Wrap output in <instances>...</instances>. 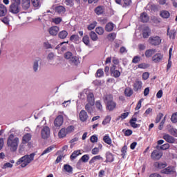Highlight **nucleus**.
<instances>
[{
    "label": "nucleus",
    "instance_id": "obj_1",
    "mask_svg": "<svg viewBox=\"0 0 177 177\" xmlns=\"http://www.w3.org/2000/svg\"><path fill=\"white\" fill-rule=\"evenodd\" d=\"M19 138L15 137V134L11 133L7 138V147H9L10 151L15 153L17 151L19 148Z\"/></svg>",
    "mask_w": 177,
    "mask_h": 177
},
{
    "label": "nucleus",
    "instance_id": "obj_2",
    "mask_svg": "<svg viewBox=\"0 0 177 177\" xmlns=\"http://www.w3.org/2000/svg\"><path fill=\"white\" fill-rule=\"evenodd\" d=\"M35 157V153H32L30 155H25L19 158L17 162V165H20L21 168H26L28 164H30L32 161H34Z\"/></svg>",
    "mask_w": 177,
    "mask_h": 177
},
{
    "label": "nucleus",
    "instance_id": "obj_3",
    "mask_svg": "<svg viewBox=\"0 0 177 177\" xmlns=\"http://www.w3.org/2000/svg\"><path fill=\"white\" fill-rule=\"evenodd\" d=\"M21 0H11V4L9 6L8 10L12 15H17L21 10Z\"/></svg>",
    "mask_w": 177,
    "mask_h": 177
},
{
    "label": "nucleus",
    "instance_id": "obj_4",
    "mask_svg": "<svg viewBox=\"0 0 177 177\" xmlns=\"http://www.w3.org/2000/svg\"><path fill=\"white\" fill-rule=\"evenodd\" d=\"M74 129L75 127L73 125L68 126L66 128L61 129L58 132V138H59V139H63V138H66V136H67L68 133H71V132H73Z\"/></svg>",
    "mask_w": 177,
    "mask_h": 177
},
{
    "label": "nucleus",
    "instance_id": "obj_5",
    "mask_svg": "<svg viewBox=\"0 0 177 177\" xmlns=\"http://www.w3.org/2000/svg\"><path fill=\"white\" fill-rule=\"evenodd\" d=\"M156 149H157L153 150L151 153V158L154 161H158V160H160L161 157H162V152L159 151L160 146L157 145Z\"/></svg>",
    "mask_w": 177,
    "mask_h": 177
},
{
    "label": "nucleus",
    "instance_id": "obj_6",
    "mask_svg": "<svg viewBox=\"0 0 177 177\" xmlns=\"http://www.w3.org/2000/svg\"><path fill=\"white\" fill-rule=\"evenodd\" d=\"M42 59L39 57L36 58L32 64V69L33 73H38L39 71V67Z\"/></svg>",
    "mask_w": 177,
    "mask_h": 177
},
{
    "label": "nucleus",
    "instance_id": "obj_7",
    "mask_svg": "<svg viewBox=\"0 0 177 177\" xmlns=\"http://www.w3.org/2000/svg\"><path fill=\"white\" fill-rule=\"evenodd\" d=\"M42 139H48L50 136V129L48 127H44L41 131Z\"/></svg>",
    "mask_w": 177,
    "mask_h": 177
},
{
    "label": "nucleus",
    "instance_id": "obj_8",
    "mask_svg": "<svg viewBox=\"0 0 177 177\" xmlns=\"http://www.w3.org/2000/svg\"><path fill=\"white\" fill-rule=\"evenodd\" d=\"M149 42L151 45L157 46V45H160V44H161V37L158 36L151 37L149 39Z\"/></svg>",
    "mask_w": 177,
    "mask_h": 177
},
{
    "label": "nucleus",
    "instance_id": "obj_9",
    "mask_svg": "<svg viewBox=\"0 0 177 177\" xmlns=\"http://www.w3.org/2000/svg\"><path fill=\"white\" fill-rule=\"evenodd\" d=\"M63 122H64V118H63V115H59L55 119L54 125L57 127H62Z\"/></svg>",
    "mask_w": 177,
    "mask_h": 177
},
{
    "label": "nucleus",
    "instance_id": "obj_10",
    "mask_svg": "<svg viewBox=\"0 0 177 177\" xmlns=\"http://www.w3.org/2000/svg\"><path fill=\"white\" fill-rule=\"evenodd\" d=\"M116 107H117V103L114 101L108 102L107 104H106V109L109 111H114V109H115Z\"/></svg>",
    "mask_w": 177,
    "mask_h": 177
},
{
    "label": "nucleus",
    "instance_id": "obj_11",
    "mask_svg": "<svg viewBox=\"0 0 177 177\" xmlns=\"http://www.w3.org/2000/svg\"><path fill=\"white\" fill-rule=\"evenodd\" d=\"M59 31V29L58 26H52L48 29V32L50 35H53V37L57 35Z\"/></svg>",
    "mask_w": 177,
    "mask_h": 177
},
{
    "label": "nucleus",
    "instance_id": "obj_12",
    "mask_svg": "<svg viewBox=\"0 0 177 177\" xmlns=\"http://www.w3.org/2000/svg\"><path fill=\"white\" fill-rule=\"evenodd\" d=\"M161 174H165L166 175H169V174H172L175 172V168L172 166H169L167 168L161 170Z\"/></svg>",
    "mask_w": 177,
    "mask_h": 177
},
{
    "label": "nucleus",
    "instance_id": "obj_13",
    "mask_svg": "<svg viewBox=\"0 0 177 177\" xmlns=\"http://www.w3.org/2000/svg\"><path fill=\"white\" fill-rule=\"evenodd\" d=\"M80 120L82 122H85L88 120V113L85 110H82L79 114Z\"/></svg>",
    "mask_w": 177,
    "mask_h": 177
},
{
    "label": "nucleus",
    "instance_id": "obj_14",
    "mask_svg": "<svg viewBox=\"0 0 177 177\" xmlns=\"http://www.w3.org/2000/svg\"><path fill=\"white\" fill-rule=\"evenodd\" d=\"M111 73L113 77H114L115 78H118V77H120V75H121V73L120 72V71L115 70V65H113L111 67Z\"/></svg>",
    "mask_w": 177,
    "mask_h": 177
},
{
    "label": "nucleus",
    "instance_id": "obj_15",
    "mask_svg": "<svg viewBox=\"0 0 177 177\" xmlns=\"http://www.w3.org/2000/svg\"><path fill=\"white\" fill-rule=\"evenodd\" d=\"M31 6V1L30 0H22L21 1V7L24 10H27Z\"/></svg>",
    "mask_w": 177,
    "mask_h": 177
},
{
    "label": "nucleus",
    "instance_id": "obj_16",
    "mask_svg": "<svg viewBox=\"0 0 177 177\" xmlns=\"http://www.w3.org/2000/svg\"><path fill=\"white\" fill-rule=\"evenodd\" d=\"M93 106H95V103L88 102L85 106V110H86L87 113H93Z\"/></svg>",
    "mask_w": 177,
    "mask_h": 177
},
{
    "label": "nucleus",
    "instance_id": "obj_17",
    "mask_svg": "<svg viewBox=\"0 0 177 177\" xmlns=\"http://www.w3.org/2000/svg\"><path fill=\"white\" fill-rule=\"evenodd\" d=\"M32 136L30 133L25 134L22 138V145H26L30 140H31Z\"/></svg>",
    "mask_w": 177,
    "mask_h": 177
},
{
    "label": "nucleus",
    "instance_id": "obj_18",
    "mask_svg": "<svg viewBox=\"0 0 177 177\" xmlns=\"http://www.w3.org/2000/svg\"><path fill=\"white\" fill-rule=\"evenodd\" d=\"M94 12L98 16L100 15H103V13H104V6H98L97 7H96L95 8Z\"/></svg>",
    "mask_w": 177,
    "mask_h": 177
},
{
    "label": "nucleus",
    "instance_id": "obj_19",
    "mask_svg": "<svg viewBox=\"0 0 177 177\" xmlns=\"http://www.w3.org/2000/svg\"><path fill=\"white\" fill-rule=\"evenodd\" d=\"M8 13V8L5 5L0 4V17L5 16Z\"/></svg>",
    "mask_w": 177,
    "mask_h": 177
},
{
    "label": "nucleus",
    "instance_id": "obj_20",
    "mask_svg": "<svg viewBox=\"0 0 177 177\" xmlns=\"http://www.w3.org/2000/svg\"><path fill=\"white\" fill-rule=\"evenodd\" d=\"M140 19L142 23H147L150 20L149 15L146 12L141 13Z\"/></svg>",
    "mask_w": 177,
    "mask_h": 177
},
{
    "label": "nucleus",
    "instance_id": "obj_21",
    "mask_svg": "<svg viewBox=\"0 0 177 177\" xmlns=\"http://www.w3.org/2000/svg\"><path fill=\"white\" fill-rule=\"evenodd\" d=\"M163 139L165 140L167 143H174L175 142V138L169 136V134L164 135Z\"/></svg>",
    "mask_w": 177,
    "mask_h": 177
},
{
    "label": "nucleus",
    "instance_id": "obj_22",
    "mask_svg": "<svg viewBox=\"0 0 177 177\" xmlns=\"http://www.w3.org/2000/svg\"><path fill=\"white\" fill-rule=\"evenodd\" d=\"M68 62L73 66H78L80 64V59L77 56H73Z\"/></svg>",
    "mask_w": 177,
    "mask_h": 177
},
{
    "label": "nucleus",
    "instance_id": "obj_23",
    "mask_svg": "<svg viewBox=\"0 0 177 177\" xmlns=\"http://www.w3.org/2000/svg\"><path fill=\"white\" fill-rule=\"evenodd\" d=\"M55 12L59 15H63L66 12V8L63 6H59L55 8Z\"/></svg>",
    "mask_w": 177,
    "mask_h": 177
},
{
    "label": "nucleus",
    "instance_id": "obj_24",
    "mask_svg": "<svg viewBox=\"0 0 177 177\" xmlns=\"http://www.w3.org/2000/svg\"><path fill=\"white\" fill-rule=\"evenodd\" d=\"M103 100L104 102V103L106 104L108 102H113V95L111 94H106L104 97H103Z\"/></svg>",
    "mask_w": 177,
    "mask_h": 177
},
{
    "label": "nucleus",
    "instance_id": "obj_25",
    "mask_svg": "<svg viewBox=\"0 0 177 177\" xmlns=\"http://www.w3.org/2000/svg\"><path fill=\"white\" fill-rule=\"evenodd\" d=\"M106 162H113L114 161V156L111 152H106Z\"/></svg>",
    "mask_w": 177,
    "mask_h": 177
},
{
    "label": "nucleus",
    "instance_id": "obj_26",
    "mask_svg": "<svg viewBox=\"0 0 177 177\" xmlns=\"http://www.w3.org/2000/svg\"><path fill=\"white\" fill-rule=\"evenodd\" d=\"M167 35H169V38H172V39H175L176 37V30L173 29L169 32V28H167Z\"/></svg>",
    "mask_w": 177,
    "mask_h": 177
},
{
    "label": "nucleus",
    "instance_id": "obj_27",
    "mask_svg": "<svg viewBox=\"0 0 177 177\" xmlns=\"http://www.w3.org/2000/svg\"><path fill=\"white\" fill-rule=\"evenodd\" d=\"M171 57H172V48H170L169 50V59H168V64L167 66V70H169V68H171V66H172V62L171 61Z\"/></svg>",
    "mask_w": 177,
    "mask_h": 177
},
{
    "label": "nucleus",
    "instance_id": "obj_28",
    "mask_svg": "<svg viewBox=\"0 0 177 177\" xmlns=\"http://www.w3.org/2000/svg\"><path fill=\"white\" fill-rule=\"evenodd\" d=\"M155 168H157L158 169H162L167 167V163H162L161 162H156L154 163Z\"/></svg>",
    "mask_w": 177,
    "mask_h": 177
},
{
    "label": "nucleus",
    "instance_id": "obj_29",
    "mask_svg": "<svg viewBox=\"0 0 177 177\" xmlns=\"http://www.w3.org/2000/svg\"><path fill=\"white\" fill-rule=\"evenodd\" d=\"M81 155V150L74 151L70 156L71 160L73 161L77 158L78 156Z\"/></svg>",
    "mask_w": 177,
    "mask_h": 177
},
{
    "label": "nucleus",
    "instance_id": "obj_30",
    "mask_svg": "<svg viewBox=\"0 0 177 177\" xmlns=\"http://www.w3.org/2000/svg\"><path fill=\"white\" fill-rule=\"evenodd\" d=\"M68 35V32H67L66 30H62L58 34V37L59 38H60V39H66Z\"/></svg>",
    "mask_w": 177,
    "mask_h": 177
},
{
    "label": "nucleus",
    "instance_id": "obj_31",
    "mask_svg": "<svg viewBox=\"0 0 177 177\" xmlns=\"http://www.w3.org/2000/svg\"><path fill=\"white\" fill-rule=\"evenodd\" d=\"M162 57H163L162 55H161V54H156V55H155L152 57V59H153V61L155 63H158V62H160V61L162 60Z\"/></svg>",
    "mask_w": 177,
    "mask_h": 177
},
{
    "label": "nucleus",
    "instance_id": "obj_32",
    "mask_svg": "<svg viewBox=\"0 0 177 177\" xmlns=\"http://www.w3.org/2000/svg\"><path fill=\"white\" fill-rule=\"evenodd\" d=\"M114 29V24L109 22L105 26V30L107 31V32H111V31Z\"/></svg>",
    "mask_w": 177,
    "mask_h": 177
},
{
    "label": "nucleus",
    "instance_id": "obj_33",
    "mask_svg": "<svg viewBox=\"0 0 177 177\" xmlns=\"http://www.w3.org/2000/svg\"><path fill=\"white\" fill-rule=\"evenodd\" d=\"M87 101L88 103H95V95L93 93H89L87 95Z\"/></svg>",
    "mask_w": 177,
    "mask_h": 177
},
{
    "label": "nucleus",
    "instance_id": "obj_34",
    "mask_svg": "<svg viewBox=\"0 0 177 177\" xmlns=\"http://www.w3.org/2000/svg\"><path fill=\"white\" fill-rule=\"evenodd\" d=\"M156 49H149L145 51L146 57H151L156 53Z\"/></svg>",
    "mask_w": 177,
    "mask_h": 177
},
{
    "label": "nucleus",
    "instance_id": "obj_35",
    "mask_svg": "<svg viewBox=\"0 0 177 177\" xmlns=\"http://www.w3.org/2000/svg\"><path fill=\"white\" fill-rule=\"evenodd\" d=\"M99 160H103V158L100 156H93L89 161V164H95V162H96V161Z\"/></svg>",
    "mask_w": 177,
    "mask_h": 177
},
{
    "label": "nucleus",
    "instance_id": "obj_36",
    "mask_svg": "<svg viewBox=\"0 0 177 177\" xmlns=\"http://www.w3.org/2000/svg\"><path fill=\"white\" fill-rule=\"evenodd\" d=\"M53 149H55V146L51 145L48 147H47L43 152L40 155L41 157H42V156H45V154H48V153H50V151H52V150H53Z\"/></svg>",
    "mask_w": 177,
    "mask_h": 177
},
{
    "label": "nucleus",
    "instance_id": "obj_37",
    "mask_svg": "<svg viewBox=\"0 0 177 177\" xmlns=\"http://www.w3.org/2000/svg\"><path fill=\"white\" fill-rule=\"evenodd\" d=\"M136 121H138V119L136 118H132L130 121L129 124L132 128H138V124H136Z\"/></svg>",
    "mask_w": 177,
    "mask_h": 177
},
{
    "label": "nucleus",
    "instance_id": "obj_38",
    "mask_svg": "<svg viewBox=\"0 0 177 177\" xmlns=\"http://www.w3.org/2000/svg\"><path fill=\"white\" fill-rule=\"evenodd\" d=\"M142 85L143 83H142V81L136 80L133 84V87L135 89H142Z\"/></svg>",
    "mask_w": 177,
    "mask_h": 177
},
{
    "label": "nucleus",
    "instance_id": "obj_39",
    "mask_svg": "<svg viewBox=\"0 0 177 177\" xmlns=\"http://www.w3.org/2000/svg\"><path fill=\"white\" fill-rule=\"evenodd\" d=\"M150 36V28L146 27L143 31V38H147Z\"/></svg>",
    "mask_w": 177,
    "mask_h": 177
},
{
    "label": "nucleus",
    "instance_id": "obj_40",
    "mask_svg": "<svg viewBox=\"0 0 177 177\" xmlns=\"http://www.w3.org/2000/svg\"><path fill=\"white\" fill-rule=\"evenodd\" d=\"M103 140L104 143H106V145H111V138H110V136H109V135H105L103 138Z\"/></svg>",
    "mask_w": 177,
    "mask_h": 177
},
{
    "label": "nucleus",
    "instance_id": "obj_41",
    "mask_svg": "<svg viewBox=\"0 0 177 177\" xmlns=\"http://www.w3.org/2000/svg\"><path fill=\"white\" fill-rule=\"evenodd\" d=\"M95 107L98 110V111H103V105H102V102L100 100H97L95 102Z\"/></svg>",
    "mask_w": 177,
    "mask_h": 177
},
{
    "label": "nucleus",
    "instance_id": "obj_42",
    "mask_svg": "<svg viewBox=\"0 0 177 177\" xmlns=\"http://www.w3.org/2000/svg\"><path fill=\"white\" fill-rule=\"evenodd\" d=\"M160 15L163 19H168V17H169L170 15H169V12H168L167 10H162L160 12Z\"/></svg>",
    "mask_w": 177,
    "mask_h": 177
},
{
    "label": "nucleus",
    "instance_id": "obj_43",
    "mask_svg": "<svg viewBox=\"0 0 177 177\" xmlns=\"http://www.w3.org/2000/svg\"><path fill=\"white\" fill-rule=\"evenodd\" d=\"M64 169L66 172H68V174H71V172H73V167H71L70 165H64Z\"/></svg>",
    "mask_w": 177,
    "mask_h": 177
},
{
    "label": "nucleus",
    "instance_id": "obj_44",
    "mask_svg": "<svg viewBox=\"0 0 177 177\" xmlns=\"http://www.w3.org/2000/svg\"><path fill=\"white\" fill-rule=\"evenodd\" d=\"M127 151H128V147H127V145H124L121 149V153H122L121 156L122 158H124Z\"/></svg>",
    "mask_w": 177,
    "mask_h": 177
},
{
    "label": "nucleus",
    "instance_id": "obj_45",
    "mask_svg": "<svg viewBox=\"0 0 177 177\" xmlns=\"http://www.w3.org/2000/svg\"><path fill=\"white\" fill-rule=\"evenodd\" d=\"M64 57L65 59H66V60H68V62H70V60L73 57V53L68 51L64 54Z\"/></svg>",
    "mask_w": 177,
    "mask_h": 177
},
{
    "label": "nucleus",
    "instance_id": "obj_46",
    "mask_svg": "<svg viewBox=\"0 0 177 177\" xmlns=\"http://www.w3.org/2000/svg\"><path fill=\"white\" fill-rule=\"evenodd\" d=\"M95 32L98 35H103V34H104V29L100 26L95 28Z\"/></svg>",
    "mask_w": 177,
    "mask_h": 177
},
{
    "label": "nucleus",
    "instance_id": "obj_47",
    "mask_svg": "<svg viewBox=\"0 0 177 177\" xmlns=\"http://www.w3.org/2000/svg\"><path fill=\"white\" fill-rule=\"evenodd\" d=\"M124 95L127 97H131V95H133V90H132V89H125L124 90Z\"/></svg>",
    "mask_w": 177,
    "mask_h": 177
},
{
    "label": "nucleus",
    "instance_id": "obj_48",
    "mask_svg": "<svg viewBox=\"0 0 177 177\" xmlns=\"http://www.w3.org/2000/svg\"><path fill=\"white\" fill-rule=\"evenodd\" d=\"M111 121V116L107 115L106 116L104 120L102 121V124L107 125V124H109Z\"/></svg>",
    "mask_w": 177,
    "mask_h": 177
},
{
    "label": "nucleus",
    "instance_id": "obj_49",
    "mask_svg": "<svg viewBox=\"0 0 177 177\" xmlns=\"http://www.w3.org/2000/svg\"><path fill=\"white\" fill-rule=\"evenodd\" d=\"M132 4V0H123V7L128 8Z\"/></svg>",
    "mask_w": 177,
    "mask_h": 177
},
{
    "label": "nucleus",
    "instance_id": "obj_50",
    "mask_svg": "<svg viewBox=\"0 0 177 177\" xmlns=\"http://www.w3.org/2000/svg\"><path fill=\"white\" fill-rule=\"evenodd\" d=\"M90 37L91 38L92 41H97V35L93 31L90 32Z\"/></svg>",
    "mask_w": 177,
    "mask_h": 177
},
{
    "label": "nucleus",
    "instance_id": "obj_51",
    "mask_svg": "<svg viewBox=\"0 0 177 177\" xmlns=\"http://www.w3.org/2000/svg\"><path fill=\"white\" fill-rule=\"evenodd\" d=\"M80 160L82 162H88V161H89V155L85 154L82 156Z\"/></svg>",
    "mask_w": 177,
    "mask_h": 177
},
{
    "label": "nucleus",
    "instance_id": "obj_52",
    "mask_svg": "<svg viewBox=\"0 0 177 177\" xmlns=\"http://www.w3.org/2000/svg\"><path fill=\"white\" fill-rule=\"evenodd\" d=\"M52 21L55 24H60L62 23V17L53 18Z\"/></svg>",
    "mask_w": 177,
    "mask_h": 177
},
{
    "label": "nucleus",
    "instance_id": "obj_53",
    "mask_svg": "<svg viewBox=\"0 0 177 177\" xmlns=\"http://www.w3.org/2000/svg\"><path fill=\"white\" fill-rule=\"evenodd\" d=\"M55 59V53H50L47 55V60L48 62H52Z\"/></svg>",
    "mask_w": 177,
    "mask_h": 177
},
{
    "label": "nucleus",
    "instance_id": "obj_54",
    "mask_svg": "<svg viewBox=\"0 0 177 177\" xmlns=\"http://www.w3.org/2000/svg\"><path fill=\"white\" fill-rule=\"evenodd\" d=\"M71 41H75L77 42V41H80V36L78 35H73L70 37Z\"/></svg>",
    "mask_w": 177,
    "mask_h": 177
},
{
    "label": "nucleus",
    "instance_id": "obj_55",
    "mask_svg": "<svg viewBox=\"0 0 177 177\" xmlns=\"http://www.w3.org/2000/svg\"><path fill=\"white\" fill-rule=\"evenodd\" d=\"M170 145L168 143L164 144L162 145H161L160 147H159V149H160V150H168V149H169Z\"/></svg>",
    "mask_w": 177,
    "mask_h": 177
},
{
    "label": "nucleus",
    "instance_id": "obj_56",
    "mask_svg": "<svg viewBox=\"0 0 177 177\" xmlns=\"http://www.w3.org/2000/svg\"><path fill=\"white\" fill-rule=\"evenodd\" d=\"M163 115H164L161 113L158 114V115L156 116V124H158V122H160L161 121V119L162 118Z\"/></svg>",
    "mask_w": 177,
    "mask_h": 177
},
{
    "label": "nucleus",
    "instance_id": "obj_57",
    "mask_svg": "<svg viewBox=\"0 0 177 177\" xmlns=\"http://www.w3.org/2000/svg\"><path fill=\"white\" fill-rule=\"evenodd\" d=\"M142 102H143V98H141V99L138 101V104H137V105H136V106L135 110L138 111V110L140 109V108L142 107Z\"/></svg>",
    "mask_w": 177,
    "mask_h": 177
},
{
    "label": "nucleus",
    "instance_id": "obj_58",
    "mask_svg": "<svg viewBox=\"0 0 177 177\" xmlns=\"http://www.w3.org/2000/svg\"><path fill=\"white\" fill-rule=\"evenodd\" d=\"M171 121L173 122L174 124L177 122V112L172 114Z\"/></svg>",
    "mask_w": 177,
    "mask_h": 177
},
{
    "label": "nucleus",
    "instance_id": "obj_59",
    "mask_svg": "<svg viewBox=\"0 0 177 177\" xmlns=\"http://www.w3.org/2000/svg\"><path fill=\"white\" fill-rule=\"evenodd\" d=\"M82 41L85 45H89V37L88 35H85L83 37Z\"/></svg>",
    "mask_w": 177,
    "mask_h": 177
},
{
    "label": "nucleus",
    "instance_id": "obj_60",
    "mask_svg": "<svg viewBox=\"0 0 177 177\" xmlns=\"http://www.w3.org/2000/svg\"><path fill=\"white\" fill-rule=\"evenodd\" d=\"M128 115H129V113H128V112L123 113L121 114L120 116H119L118 120H120V118H121V120H125V118H127V117H128Z\"/></svg>",
    "mask_w": 177,
    "mask_h": 177
},
{
    "label": "nucleus",
    "instance_id": "obj_61",
    "mask_svg": "<svg viewBox=\"0 0 177 177\" xmlns=\"http://www.w3.org/2000/svg\"><path fill=\"white\" fill-rule=\"evenodd\" d=\"M32 3L35 8H39V0H32Z\"/></svg>",
    "mask_w": 177,
    "mask_h": 177
},
{
    "label": "nucleus",
    "instance_id": "obj_62",
    "mask_svg": "<svg viewBox=\"0 0 177 177\" xmlns=\"http://www.w3.org/2000/svg\"><path fill=\"white\" fill-rule=\"evenodd\" d=\"M138 68H147V67H149V64H146V63H142L138 64Z\"/></svg>",
    "mask_w": 177,
    "mask_h": 177
},
{
    "label": "nucleus",
    "instance_id": "obj_63",
    "mask_svg": "<svg viewBox=\"0 0 177 177\" xmlns=\"http://www.w3.org/2000/svg\"><path fill=\"white\" fill-rule=\"evenodd\" d=\"M91 143H96L97 142V136L93 135L90 138Z\"/></svg>",
    "mask_w": 177,
    "mask_h": 177
},
{
    "label": "nucleus",
    "instance_id": "obj_64",
    "mask_svg": "<svg viewBox=\"0 0 177 177\" xmlns=\"http://www.w3.org/2000/svg\"><path fill=\"white\" fill-rule=\"evenodd\" d=\"M44 48H45V49H52V45L46 41L44 43Z\"/></svg>",
    "mask_w": 177,
    "mask_h": 177
}]
</instances>
